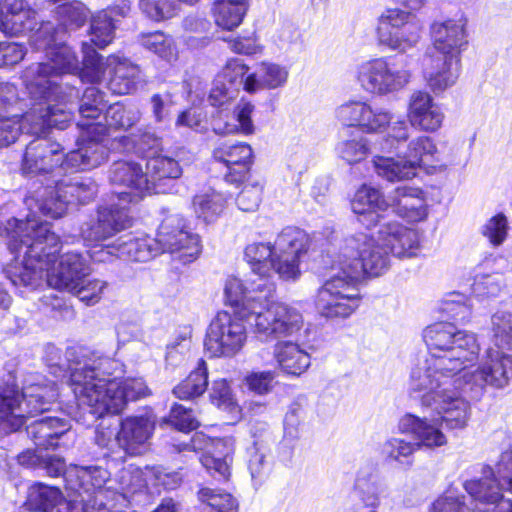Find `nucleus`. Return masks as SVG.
Masks as SVG:
<instances>
[{
	"label": "nucleus",
	"mask_w": 512,
	"mask_h": 512,
	"mask_svg": "<svg viewBox=\"0 0 512 512\" xmlns=\"http://www.w3.org/2000/svg\"><path fill=\"white\" fill-rule=\"evenodd\" d=\"M61 498L58 488L38 483L29 488L26 505L38 512H56Z\"/></svg>",
	"instance_id": "obj_46"
},
{
	"label": "nucleus",
	"mask_w": 512,
	"mask_h": 512,
	"mask_svg": "<svg viewBox=\"0 0 512 512\" xmlns=\"http://www.w3.org/2000/svg\"><path fill=\"white\" fill-rule=\"evenodd\" d=\"M182 167L172 157L157 154L149 157L146 163V175L150 194L167 192L168 183L182 175Z\"/></svg>",
	"instance_id": "obj_35"
},
{
	"label": "nucleus",
	"mask_w": 512,
	"mask_h": 512,
	"mask_svg": "<svg viewBox=\"0 0 512 512\" xmlns=\"http://www.w3.org/2000/svg\"><path fill=\"white\" fill-rule=\"evenodd\" d=\"M274 358L280 370L291 376H300L311 365L310 354L297 343L279 341L274 346Z\"/></svg>",
	"instance_id": "obj_38"
},
{
	"label": "nucleus",
	"mask_w": 512,
	"mask_h": 512,
	"mask_svg": "<svg viewBox=\"0 0 512 512\" xmlns=\"http://www.w3.org/2000/svg\"><path fill=\"white\" fill-rule=\"evenodd\" d=\"M154 240L160 247V253L174 254L183 263L194 261L202 248L199 236L190 231L186 219L177 213L162 220Z\"/></svg>",
	"instance_id": "obj_19"
},
{
	"label": "nucleus",
	"mask_w": 512,
	"mask_h": 512,
	"mask_svg": "<svg viewBox=\"0 0 512 512\" xmlns=\"http://www.w3.org/2000/svg\"><path fill=\"white\" fill-rule=\"evenodd\" d=\"M467 19L459 17L435 22L431 27L432 47L429 53L461 59V53L468 45Z\"/></svg>",
	"instance_id": "obj_23"
},
{
	"label": "nucleus",
	"mask_w": 512,
	"mask_h": 512,
	"mask_svg": "<svg viewBox=\"0 0 512 512\" xmlns=\"http://www.w3.org/2000/svg\"><path fill=\"white\" fill-rule=\"evenodd\" d=\"M118 430L120 450L126 455L140 454L144 444L151 437L154 421L147 415L130 416L123 419Z\"/></svg>",
	"instance_id": "obj_32"
},
{
	"label": "nucleus",
	"mask_w": 512,
	"mask_h": 512,
	"mask_svg": "<svg viewBox=\"0 0 512 512\" xmlns=\"http://www.w3.org/2000/svg\"><path fill=\"white\" fill-rule=\"evenodd\" d=\"M118 368V361L94 355L72 369L70 385L78 405L95 419L118 414L128 401L150 394L142 378H110Z\"/></svg>",
	"instance_id": "obj_5"
},
{
	"label": "nucleus",
	"mask_w": 512,
	"mask_h": 512,
	"mask_svg": "<svg viewBox=\"0 0 512 512\" xmlns=\"http://www.w3.org/2000/svg\"><path fill=\"white\" fill-rule=\"evenodd\" d=\"M262 190L259 183L245 185L236 198L238 208L244 212L255 211L259 207Z\"/></svg>",
	"instance_id": "obj_64"
},
{
	"label": "nucleus",
	"mask_w": 512,
	"mask_h": 512,
	"mask_svg": "<svg viewBox=\"0 0 512 512\" xmlns=\"http://www.w3.org/2000/svg\"><path fill=\"white\" fill-rule=\"evenodd\" d=\"M140 43L146 50L167 62H171L177 57V49L173 38L161 31L143 34Z\"/></svg>",
	"instance_id": "obj_48"
},
{
	"label": "nucleus",
	"mask_w": 512,
	"mask_h": 512,
	"mask_svg": "<svg viewBox=\"0 0 512 512\" xmlns=\"http://www.w3.org/2000/svg\"><path fill=\"white\" fill-rule=\"evenodd\" d=\"M387 202L388 196L385 198L379 189L364 184L355 192L351 207L359 223L370 229L380 224L381 213L388 209Z\"/></svg>",
	"instance_id": "obj_30"
},
{
	"label": "nucleus",
	"mask_w": 512,
	"mask_h": 512,
	"mask_svg": "<svg viewBox=\"0 0 512 512\" xmlns=\"http://www.w3.org/2000/svg\"><path fill=\"white\" fill-rule=\"evenodd\" d=\"M200 512H238V501L222 489L203 487L198 491Z\"/></svg>",
	"instance_id": "obj_45"
},
{
	"label": "nucleus",
	"mask_w": 512,
	"mask_h": 512,
	"mask_svg": "<svg viewBox=\"0 0 512 512\" xmlns=\"http://www.w3.org/2000/svg\"><path fill=\"white\" fill-rule=\"evenodd\" d=\"M266 285H273L272 282L264 281L259 284H252L250 288L246 287L237 277H228L225 282L224 295L226 302L234 308L233 313L242 315V309L246 306L249 298H258L264 293Z\"/></svg>",
	"instance_id": "obj_39"
},
{
	"label": "nucleus",
	"mask_w": 512,
	"mask_h": 512,
	"mask_svg": "<svg viewBox=\"0 0 512 512\" xmlns=\"http://www.w3.org/2000/svg\"><path fill=\"white\" fill-rule=\"evenodd\" d=\"M207 387L208 368L204 360H199L197 367L173 389V394L181 400H189L201 396Z\"/></svg>",
	"instance_id": "obj_44"
},
{
	"label": "nucleus",
	"mask_w": 512,
	"mask_h": 512,
	"mask_svg": "<svg viewBox=\"0 0 512 512\" xmlns=\"http://www.w3.org/2000/svg\"><path fill=\"white\" fill-rule=\"evenodd\" d=\"M397 57H376L362 61L356 67V80L366 93L384 97L404 89L411 80V72L398 67Z\"/></svg>",
	"instance_id": "obj_15"
},
{
	"label": "nucleus",
	"mask_w": 512,
	"mask_h": 512,
	"mask_svg": "<svg viewBox=\"0 0 512 512\" xmlns=\"http://www.w3.org/2000/svg\"><path fill=\"white\" fill-rule=\"evenodd\" d=\"M0 237L8 239V249L15 255L4 273L18 289L34 290L44 279L54 289H73L91 272L90 257L74 251L63 254L55 266L59 237L51 231L50 223L36 215L27 216L25 221L0 220Z\"/></svg>",
	"instance_id": "obj_4"
},
{
	"label": "nucleus",
	"mask_w": 512,
	"mask_h": 512,
	"mask_svg": "<svg viewBox=\"0 0 512 512\" xmlns=\"http://www.w3.org/2000/svg\"><path fill=\"white\" fill-rule=\"evenodd\" d=\"M108 179L111 185L125 189L109 197V199L114 197L115 201L122 205L127 206L129 203L138 202L150 194L148 176L138 162L115 161L109 168Z\"/></svg>",
	"instance_id": "obj_22"
},
{
	"label": "nucleus",
	"mask_w": 512,
	"mask_h": 512,
	"mask_svg": "<svg viewBox=\"0 0 512 512\" xmlns=\"http://www.w3.org/2000/svg\"><path fill=\"white\" fill-rule=\"evenodd\" d=\"M339 156L349 164L364 160L370 152L368 140L359 136L357 138L341 141L337 145Z\"/></svg>",
	"instance_id": "obj_58"
},
{
	"label": "nucleus",
	"mask_w": 512,
	"mask_h": 512,
	"mask_svg": "<svg viewBox=\"0 0 512 512\" xmlns=\"http://www.w3.org/2000/svg\"><path fill=\"white\" fill-rule=\"evenodd\" d=\"M162 147V138L148 129H139L137 133L115 137L111 149L120 153H134L143 157L157 155Z\"/></svg>",
	"instance_id": "obj_36"
},
{
	"label": "nucleus",
	"mask_w": 512,
	"mask_h": 512,
	"mask_svg": "<svg viewBox=\"0 0 512 512\" xmlns=\"http://www.w3.org/2000/svg\"><path fill=\"white\" fill-rule=\"evenodd\" d=\"M106 125L100 122L84 123L78 122L77 126L87 133V140L82 137V144L91 142L98 143L106 153L104 146L101 142L104 140L105 135H109L111 128L127 130L134 126L140 120V112L137 109L126 108L120 104L111 105L106 108L105 114ZM106 154H104V159Z\"/></svg>",
	"instance_id": "obj_24"
},
{
	"label": "nucleus",
	"mask_w": 512,
	"mask_h": 512,
	"mask_svg": "<svg viewBox=\"0 0 512 512\" xmlns=\"http://www.w3.org/2000/svg\"><path fill=\"white\" fill-rule=\"evenodd\" d=\"M82 52L83 82L99 83L108 72V89L114 94L126 95L136 91L138 85L144 81L140 67L123 56L110 55L103 60L88 43L82 44Z\"/></svg>",
	"instance_id": "obj_13"
},
{
	"label": "nucleus",
	"mask_w": 512,
	"mask_h": 512,
	"mask_svg": "<svg viewBox=\"0 0 512 512\" xmlns=\"http://www.w3.org/2000/svg\"><path fill=\"white\" fill-rule=\"evenodd\" d=\"M392 118L388 109L369 103L360 130L365 133H381L391 124Z\"/></svg>",
	"instance_id": "obj_55"
},
{
	"label": "nucleus",
	"mask_w": 512,
	"mask_h": 512,
	"mask_svg": "<svg viewBox=\"0 0 512 512\" xmlns=\"http://www.w3.org/2000/svg\"><path fill=\"white\" fill-rule=\"evenodd\" d=\"M246 13L244 8H238L222 1L216 0L214 3L215 22L219 27L226 30H232L238 27Z\"/></svg>",
	"instance_id": "obj_57"
},
{
	"label": "nucleus",
	"mask_w": 512,
	"mask_h": 512,
	"mask_svg": "<svg viewBox=\"0 0 512 512\" xmlns=\"http://www.w3.org/2000/svg\"><path fill=\"white\" fill-rule=\"evenodd\" d=\"M428 355L411 370L409 396L424 409L442 415L449 430H462L471 416L464 377L459 375L479 355L480 345L472 332L448 322L435 323L423 332Z\"/></svg>",
	"instance_id": "obj_1"
},
{
	"label": "nucleus",
	"mask_w": 512,
	"mask_h": 512,
	"mask_svg": "<svg viewBox=\"0 0 512 512\" xmlns=\"http://www.w3.org/2000/svg\"><path fill=\"white\" fill-rule=\"evenodd\" d=\"M234 441L231 437L208 439L202 465L219 481H227L231 475Z\"/></svg>",
	"instance_id": "obj_33"
},
{
	"label": "nucleus",
	"mask_w": 512,
	"mask_h": 512,
	"mask_svg": "<svg viewBox=\"0 0 512 512\" xmlns=\"http://www.w3.org/2000/svg\"><path fill=\"white\" fill-rule=\"evenodd\" d=\"M309 247L307 233L296 227L284 228L274 244L253 242L246 246L244 258L251 271L267 279L275 272L285 281H295L300 276L299 262Z\"/></svg>",
	"instance_id": "obj_8"
},
{
	"label": "nucleus",
	"mask_w": 512,
	"mask_h": 512,
	"mask_svg": "<svg viewBox=\"0 0 512 512\" xmlns=\"http://www.w3.org/2000/svg\"><path fill=\"white\" fill-rule=\"evenodd\" d=\"M210 399L212 403L220 409L231 413L238 411V406L225 379L213 381L210 392Z\"/></svg>",
	"instance_id": "obj_60"
},
{
	"label": "nucleus",
	"mask_w": 512,
	"mask_h": 512,
	"mask_svg": "<svg viewBox=\"0 0 512 512\" xmlns=\"http://www.w3.org/2000/svg\"><path fill=\"white\" fill-rule=\"evenodd\" d=\"M422 29L421 21L412 11L393 8L379 16L376 35L380 45L392 51L406 53L417 47Z\"/></svg>",
	"instance_id": "obj_16"
},
{
	"label": "nucleus",
	"mask_w": 512,
	"mask_h": 512,
	"mask_svg": "<svg viewBox=\"0 0 512 512\" xmlns=\"http://www.w3.org/2000/svg\"><path fill=\"white\" fill-rule=\"evenodd\" d=\"M181 482V477L175 472H166L163 468H146L143 472L138 468L122 469L120 475V489L125 497L137 505L148 500V485L164 489H175Z\"/></svg>",
	"instance_id": "obj_21"
},
{
	"label": "nucleus",
	"mask_w": 512,
	"mask_h": 512,
	"mask_svg": "<svg viewBox=\"0 0 512 512\" xmlns=\"http://www.w3.org/2000/svg\"><path fill=\"white\" fill-rule=\"evenodd\" d=\"M439 418L428 419L406 413L398 422V430L402 434L410 435L415 442L402 438L392 437L382 445V455L388 463H397L410 468L413 463V455L421 449H436L447 444V437L441 429L442 415Z\"/></svg>",
	"instance_id": "obj_10"
},
{
	"label": "nucleus",
	"mask_w": 512,
	"mask_h": 512,
	"mask_svg": "<svg viewBox=\"0 0 512 512\" xmlns=\"http://www.w3.org/2000/svg\"><path fill=\"white\" fill-rule=\"evenodd\" d=\"M28 103L19 97L14 84H0V147L14 143L21 132L35 135L27 145L21 162L26 177L49 176V184L69 169L86 170L104 161V150L96 142L79 144L63 156L61 144L47 135L51 128L64 130L72 120L70 108H57L41 102Z\"/></svg>",
	"instance_id": "obj_2"
},
{
	"label": "nucleus",
	"mask_w": 512,
	"mask_h": 512,
	"mask_svg": "<svg viewBox=\"0 0 512 512\" xmlns=\"http://www.w3.org/2000/svg\"><path fill=\"white\" fill-rule=\"evenodd\" d=\"M403 155L416 171L423 165L439 159L438 149L434 140L425 135L411 139Z\"/></svg>",
	"instance_id": "obj_43"
},
{
	"label": "nucleus",
	"mask_w": 512,
	"mask_h": 512,
	"mask_svg": "<svg viewBox=\"0 0 512 512\" xmlns=\"http://www.w3.org/2000/svg\"><path fill=\"white\" fill-rule=\"evenodd\" d=\"M508 234L507 218L503 214H497L490 218L483 227V235L494 246L501 245Z\"/></svg>",
	"instance_id": "obj_63"
},
{
	"label": "nucleus",
	"mask_w": 512,
	"mask_h": 512,
	"mask_svg": "<svg viewBox=\"0 0 512 512\" xmlns=\"http://www.w3.org/2000/svg\"><path fill=\"white\" fill-rule=\"evenodd\" d=\"M388 208L408 222H420L428 215L427 203L420 188L399 186L388 194Z\"/></svg>",
	"instance_id": "obj_29"
},
{
	"label": "nucleus",
	"mask_w": 512,
	"mask_h": 512,
	"mask_svg": "<svg viewBox=\"0 0 512 512\" xmlns=\"http://www.w3.org/2000/svg\"><path fill=\"white\" fill-rule=\"evenodd\" d=\"M226 204V197L215 190L199 193L192 200L196 217L207 224L214 223L222 215Z\"/></svg>",
	"instance_id": "obj_40"
},
{
	"label": "nucleus",
	"mask_w": 512,
	"mask_h": 512,
	"mask_svg": "<svg viewBox=\"0 0 512 512\" xmlns=\"http://www.w3.org/2000/svg\"><path fill=\"white\" fill-rule=\"evenodd\" d=\"M258 298H249L242 309L246 322L262 340H275L296 334L303 326L301 313L284 303L274 302L275 285H266Z\"/></svg>",
	"instance_id": "obj_9"
},
{
	"label": "nucleus",
	"mask_w": 512,
	"mask_h": 512,
	"mask_svg": "<svg viewBox=\"0 0 512 512\" xmlns=\"http://www.w3.org/2000/svg\"><path fill=\"white\" fill-rule=\"evenodd\" d=\"M105 251L127 261L147 262L160 254V247L154 238L149 236L124 237L117 243L107 246Z\"/></svg>",
	"instance_id": "obj_34"
},
{
	"label": "nucleus",
	"mask_w": 512,
	"mask_h": 512,
	"mask_svg": "<svg viewBox=\"0 0 512 512\" xmlns=\"http://www.w3.org/2000/svg\"><path fill=\"white\" fill-rule=\"evenodd\" d=\"M116 19L109 15L108 11H100L91 19V41L99 48L110 44L114 38Z\"/></svg>",
	"instance_id": "obj_50"
},
{
	"label": "nucleus",
	"mask_w": 512,
	"mask_h": 512,
	"mask_svg": "<svg viewBox=\"0 0 512 512\" xmlns=\"http://www.w3.org/2000/svg\"><path fill=\"white\" fill-rule=\"evenodd\" d=\"M373 163L377 175L389 182L408 180L417 173L404 155L397 158L377 156Z\"/></svg>",
	"instance_id": "obj_42"
},
{
	"label": "nucleus",
	"mask_w": 512,
	"mask_h": 512,
	"mask_svg": "<svg viewBox=\"0 0 512 512\" xmlns=\"http://www.w3.org/2000/svg\"><path fill=\"white\" fill-rule=\"evenodd\" d=\"M441 310L450 319L463 323L470 319L472 305L464 294L453 292L442 301Z\"/></svg>",
	"instance_id": "obj_53"
},
{
	"label": "nucleus",
	"mask_w": 512,
	"mask_h": 512,
	"mask_svg": "<svg viewBox=\"0 0 512 512\" xmlns=\"http://www.w3.org/2000/svg\"><path fill=\"white\" fill-rule=\"evenodd\" d=\"M37 25L36 13L26 0H0V30L9 35L32 32Z\"/></svg>",
	"instance_id": "obj_31"
},
{
	"label": "nucleus",
	"mask_w": 512,
	"mask_h": 512,
	"mask_svg": "<svg viewBox=\"0 0 512 512\" xmlns=\"http://www.w3.org/2000/svg\"><path fill=\"white\" fill-rule=\"evenodd\" d=\"M27 434L34 444L41 449L68 447L75 440L69 421L54 416L38 419L27 426Z\"/></svg>",
	"instance_id": "obj_25"
},
{
	"label": "nucleus",
	"mask_w": 512,
	"mask_h": 512,
	"mask_svg": "<svg viewBox=\"0 0 512 512\" xmlns=\"http://www.w3.org/2000/svg\"><path fill=\"white\" fill-rule=\"evenodd\" d=\"M216 161L225 164L228 172L225 180L230 183L242 182L252 163V148L246 143H221L213 151Z\"/></svg>",
	"instance_id": "obj_28"
},
{
	"label": "nucleus",
	"mask_w": 512,
	"mask_h": 512,
	"mask_svg": "<svg viewBox=\"0 0 512 512\" xmlns=\"http://www.w3.org/2000/svg\"><path fill=\"white\" fill-rule=\"evenodd\" d=\"M246 316L227 311L218 312L211 321L204 341L207 352L212 357H231L245 345L247 331Z\"/></svg>",
	"instance_id": "obj_17"
},
{
	"label": "nucleus",
	"mask_w": 512,
	"mask_h": 512,
	"mask_svg": "<svg viewBox=\"0 0 512 512\" xmlns=\"http://www.w3.org/2000/svg\"><path fill=\"white\" fill-rule=\"evenodd\" d=\"M255 106L246 100H241L234 108L233 114L237 121L234 123H216L214 125V131L217 134H235L241 133L244 135H251L255 131V127L252 121V114Z\"/></svg>",
	"instance_id": "obj_47"
},
{
	"label": "nucleus",
	"mask_w": 512,
	"mask_h": 512,
	"mask_svg": "<svg viewBox=\"0 0 512 512\" xmlns=\"http://www.w3.org/2000/svg\"><path fill=\"white\" fill-rule=\"evenodd\" d=\"M198 0H140L141 11L154 21L171 18L176 14L180 3L194 4Z\"/></svg>",
	"instance_id": "obj_51"
},
{
	"label": "nucleus",
	"mask_w": 512,
	"mask_h": 512,
	"mask_svg": "<svg viewBox=\"0 0 512 512\" xmlns=\"http://www.w3.org/2000/svg\"><path fill=\"white\" fill-rule=\"evenodd\" d=\"M131 224L128 206L116 202L114 197L108 198L97 206L94 215L82 223L80 235L87 243H98L129 228Z\"/></svg>",
	"instance_id": "obj_20"
},
{
	"label": "nucleus",
	"mask_w": 512,
	"mask_h": 512,
	"mask_svg": "<svg viewBox=\"0 0 512 512\" xmlns=\"http://www.w3.org/2000/svg\"><path fill=\"white\" fill-rule=\"evenodd\" d=\"M58 24L54 25L52 33L64 37L68 31L81 27L89 11L81 2L64 3L57 7L56 11Z\"/></svg>",
	"instance_id": "obj_41"
},
{
	"label": "nucleus",
	"mask_w": 512,
	"mask_h": 512,
	"mask_svg": "<svg viewBox=\"0 0 512 512\" xmlns=\"http://www.w3.org/2000/svg\"><path fill=\"white\" fill-rule=\"evenodd\" d=\"M75 497L70 500L61 498L56 512H109L105 501L94 504L93 500L87 495L84 496L82 491H74Z\"/></svg>",
	"instance_id": "obj_56"
},
{
	"label": "nucleus",
	"mask_w": 512,
	"mask_h": 512,
	"mask_svg": "<svg viewBox=\"0 0 512 512\" xmlns=\"http://www.w3.org/2000/svg\"><path fill=\"white\" fill-rule=\"evenodd\" d=\"M121 472L122 470L117 476V486H113L110 472L106 468L100 465H73L65 472L66 487L71 491H82L93 500L94 504H99L100 500H107L110 496L112 499L119 496L132 503V500L125 497L120 489Z\"/></svg>",
	"instance_id": "obj_18"
},
{
	"label": "nucleus",
	"mask_w": 512,
	"mask_h": 512,
	"mask_svg": "<svg viewBox=\"0 0 512 512\" xmlns=\"http://www.w3.org/2000/svg\"><path fill=\"white\" fill-rule=\"evenodd\" d=\"M493 469L487 466L479 479L465 481L466 492L479 504L492 506L493 512H512V499L502 491L512 494V448L501 452Z\"/></svg>",
	"instance_id": "obj_14"
},
{
	"label": "nucleus",
	"mask_w": 512,
	"mask_h": 512,
	"mask_svg": "<svg viewBox=\"0 0 512 512\" xmlns=\"http://www.w3.org/2000/svg\"><path fill=\"white\" fill-rule=\"evenodd\" d=\"M75 286V288L67 289L66 291L76 296L81 302L91 306L101 300L104 291L108 287V283L101 279L87 278L86 276L82 277Z\"/></svg>",
	"instance_id": "obj_52"
},
{
	"label": "nucleus",
	"mask_w": 512,
	"mask_h": 512,
	"mask_svg": "<svg viewBox=\"0 0 512 512\" xmlns=\"http://www.w3.org/2000/svg\"><path fill=\"white\" fill-rule=\"evenodd\" d=\"M106 108L107 105L104 101V94L97 87L91 86L86 88L79 106V113L83 118L80 122H94Z\"/></svg>",
	"instance_id": "obj_49"
},
{
	"label": "nucleus",
	"mask_w": 512,
	"mask_h": 512,
	"mask_svg": "<svg viewBox=\"0 0 512 512\" xmlns=\"http://www.w3.org/2000/svg\"><path fill=\"white\" fill-rule=\"evenodd\" d=\"M305 418V411L299 404H292L284 418V440L297 441L301 436V427Z\"/></svg>",
	"instance_id": "obj_59"
},
{
	"label": "nucleus",
	"mask_w": 512,
	"mask_h": 512,
	"mask_svg": "<svg viewBox=\"0 0 512 512\" xmlns=\"http://www.w3.org/2000/svg\"><path fill=\"white\" fill-rule=\"evenodd\" d=\"M168 422L180 431H191L199 426V421L190 408L174 404L170 410Z\"/></svg>",
	"instance_id": "obj_61"
},
{
	"label": "nucleus",
	"mask_w": 512,
	"mask_h": 512,
	"mask_svg": "<svg viewBox=\"0 0 512 512\" xmlns=\"http://www.w3.org/2000/svg\"><path fill=\"white\" fill-rule=\"evenodd\" d=\"M419 251L418 232L397 221L380 224L376 235L358 233L347 238L332 261V275L317 291V311L327 319L350 317L361 303L359 283L364 274H384L391 254L411 258Z\"/></svg>",
	"instance_id": "obj_3"
},
{
	"label": "nucleus",
	"mask_w": 512,
	"mask_h": 512,
	"mask_svg": "<svg viewBox=\"0 0 512 512\" xmlns=\"http://www.w3.org/2000/svg\"><path fill=\"white\" fill-rule=\"evenodd\" d=\"M409 124L424 132H435L442 126L444 113L433 97L425 91H414L408 101Z\"/></svg>",
	"instance_id": "obj_26"
},
{
	"label": "nucleus",
	"mask_w": 512,
	"mask_h": 512,
	"mask_svg": "<svg viewBox=\"0 0 512 512\" xmlns=\"http://www.w3.org/2000/svg\"><path fill=\"white\" fill-rule=\"evenodd\" d=\"M98 194V184L91 177L75 176L52 180L51 184L36 190L27 197L26 205L32 211L38 210L45 216L57 219L62 217L69 204H87Z\"/></svg>",
	"instance_id": "obj_12"
},
{
	"label": "nucleus",
	"mask_w": 512,
	"mask_h": 512,
	"mask_svg": "<svg viewBox=\"0 0 512 512\" xmlns=\"http://www.w3.org/2000/svg\"><path fill=\"white\" fill-rule=\"evenodd\" d=\"M288 77L289 70L286 66L273 62H262L255 72L247 75L244 81V90L248 93H256L264 89H277L287 83Z\"/></svg>",
	"instance_id": "obj_37"
},
{
	"label": "nucleus",
	"mask_w": 512,
	"mask_h": 512,
	"mask_svg": "<svg viewBox=\"0 0 512 512\" xmlns=\"http://www.w3.org/2000/svg\"><path fill=\"white\" fill-rule=\"evenodd\" d=\"M54 24L42 23L33 33L32 43L36 50H43L47 62L30 65L23 72V82L30 95L31 103L41 102L44 106L52 104L57 108H69L68 105L78 99V91L70 85H62L52 80L61 74L80 72V63L72 49L63 42L64 37L52 33Z\"/></svg>",
	"instance_id": "obj_6"
},
{
	"label": "nucleus",
	"mask_w": 512,
	"mask_h": 512,
	"mask_svg": "<svg viewBox=\"0 0 512 512\" xmlns=\"http://www.w3.org/2000/svg\"><path fill=\"white\" fill-rule=\"evenodd\" d=\"M58 398L54 384H35L22 393L14 385L0 386V439L18 431L28 417L43 413Z\"/></svg>",
	"instance_id": "obj_11"
},
{
	"label": "nucleus",
	"mask_w": 512,
	"mask_h": 512,
	"mask_svg": "<svg viewBox=\"0 0 512 512\" xmlns=\"http://www.w3.org/2000/svg\"><path fill=\"white\" fill-rule=\"evenodd\" d=\"M368 106L367 101L349 100L336 109V118L345 126L360 129Z\"/></svg>",
	"instance_id": "obj_54"
},
{
	"label": "nucleus",
	"mask_w": 512,
	"mask_h": 512,
	"mask_svg": "<svg viewBox=\"0 0 512 512\" xmlns=\"http://www.w3.org/2000/svg\"><path fill=\"white\" fill-rule=\"evenodd\" d=\"M491 346L480 364L464 377L469 397L479 400L487 387L500 390L512 381V314L497 311L491 319Z\"/></svg>",
	"instance_id": "obj_7"
},
{
	"label": "nucleus",
	"mask_w": 512,
	"mask_h": 512,
	"mask_svg": "<svg viewBox=\"0 0 512 512\" xmlns=\"http://www.w3.org/2000/svg\"><path fill=\"white\" fill-rule=\"evenodd\" d=\"M502 286L503 280L500 274L482 275L476 276L472 291L477 297H494L499 294Z\"/></svg>",
	"instance_id": "obj_62"
},
{
	"label": "nucleus",
	"mask_w": 512,
	"mask_h": 512,
	"mask_svg": "<svg viewBox=\"0 0 512 512\" xmlns=\"http://www.w3.org/2000/svg\"><path fill=\"white\" fill-rule=\"evenodd\" d=\"M461 69V59L426 52L423 59V75L434 93H441L453 86Z\"/></svg>",
	"instance_id": "obj_27"
}]
</instances>
